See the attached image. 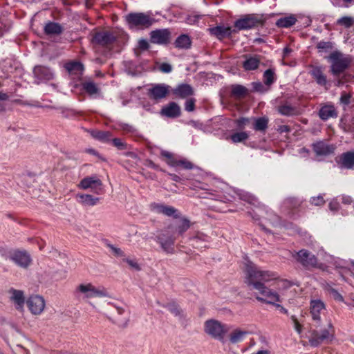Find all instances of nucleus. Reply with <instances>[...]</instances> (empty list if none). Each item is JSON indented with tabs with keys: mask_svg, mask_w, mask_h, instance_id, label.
I'll use <instances>...</instances> for the list:
<instances>
[{
	"mask_svg": "<svg viewBox=\"0 0 354 354\" xmlns=\"http://www.w3.org/2000/svg\"><path fill=\"white\" fill-rule=\"evenodd\" d=\"M66 69L73 74H79L83 71V65L79 62H72L65 65Z\"/></svg>",
	"mask_w": 354,
	"mask_h": 354,
	"instance_id": "36",
	"label": "nucleus"
},
{
	"mask_svg": "<svg viewBox=\"0 0 354 354\" xmlns=\"http://www.w3.org/2000/svg\"><path fill=\"white\" fill-rule=\"evenodd\" d=\"M245 61L243 64V67L246 71H252L255 70L259 67V65L261 62V59L259 55L254 56H245Z\"/></svg>",
	"mask_w": 354,
	"mask_h": 354,
	"instance_id": "25",
	"label": "nucleus"
},
{
	"mask_svg": "<svg viewBox=\"0 0 354 354\" xmlns=\"http://www.w3.org/2000/svg\"><path fill=\"white\" fill-rule=\"evenodd\" d=\"M0 254L3 257L6 259H8V256L9 254V252H8L3 248L0 247Z\"/></svg>",
	"mask_w": 354,
	"mask_h": 354,
	"instance_id": "59",
	"label": "nucleus"
},
{
	"mask_svg": "<svg viewBox=\"0 0 354 354\" xmlns=\"http://www.w3.org/2000/svg\"><path fill=\"white\" fill-rule=\"evenodd\" d=\"M317 48L319 52H328L333 48V44L330 41H321L317 43Z\"/></svg>",
	"mask_w": 354,
	"mask_h": 354,
	"instance_id": "44",
	"label": "nucleus"
},
{
	"mask_svg": "<svg viewBox=\"0 0 354 354\" xmlns=\"http://www.w3.org/2000/svg\"><path fill=\"white\" fill-rule=\"evenodd\" d=\"M173 166H180L183 167L185 169H192L193 167V165L192 162L186 160H180L176 162Z\"/></svg>",
	"mask_w": 354,
	"mask_h": 354,
	"instance_id": "50",
	"label": "nucleus"
},
{
	"mask_svg": "<svg viewBox=\"0 0 354 354\" xmlns=\"http://www.w3.org/2000/svg\"><path fill=\"white\" fill-rule=\"evenodd\" d=\"M91 136L100 141L106 142L111 140V134L109 131H92Z\"/></svg>",
	"mask_w": 354,
	"mask_h": 354,
	"instance_id": "37",
	"label": "nucleus"
},
{
	"mask_svg": "<svg viewBox=\"0 0 354 354\" xmlns=\"http://www.w3.org/2000/svg\"><path fill=\"white\" fill-rule=\"evenodd\" d=\"M279 130L281 131V132H288L289 131L290 129L288 126L286 125H283V126H281L279 127Z\"/></svg>",
	"mask_w": 354,
	"mask_h": 354,
	"instance_id": "62",
	"label": "nucleus"
},
{
	"mask_svg": "<svg viewBox=\"0 0 354 354\" xmlns=\"http://www.w3.org/2000/svg\"><path fill=\"white\" fill-rule=\"evenodd\" d=\"M124 261L128 263V265L136 270H140V267L136 260L130 259L129 258L124 259Z\"/></svg>",
	"mask_w": 354,
	"mask_h": 354,
	"instance_id": "47",
	"label": "nucleus"
},
{
	"mask_svg": "<svg viewBox=\"0 0 354 354\" xmlns=\"http://www.w3.org/2000/svg\"><path fill=\"white\" fill-rule=\"evenodd\" d=\"M337 24L348 28L354 25V18L351 17H343L337 21Z\"/></svg>",
	"mask_w": 354,
	"mask_h": 354,
	"instance_id": "41",
	"label": "nucleus"
},
{
	"mask_svg": "<svg viewBox=\"0 0 354 354\" xmlns=\"http://www.w3.org/2000/svg\"><path fill=\"white\" fill-rule=\"evenodd\" d=\"M319 115L322 120H326L330 118L336 117L337 113L333 106L326 105L319 110Z\"/></svg>",
	"mask_w": 354,
	"mask_h": 354,
	"instance_id": "31",
	"label": "nucleus"
},
{
	"mask_svg": "<svg viewBox=\"0 0 354 354\" xmlns=\"http://www.w3.org/2000/svg\"><path fill=\"white\" fill-rule=\"evenodd\" d=\"M340 164L342 167L353 169L354 167V151L342 153L340 156Z\"/></svg>",
	"mask_w": 354,
	"mask_h": 354,
	"instance_id": "27",
	"label": "nucleus"
},
{
	"mask_svg": "<svg viewBox=\"0 0 354 354\" xmlns=\"http://www.w3.org/2000/svg\"><path fill=\"white\" fill-rule=\"evenodd\" d=\"M248 138V134L246 132H238L232 134L230 137L232 141L234 143L241 142Z\"/></svg>",
	"mask_w": 354,
	"mask_h": 354,
	"instance_id": "43",
	"label": "nucleus"
},
{
	"mask_svg": "<svg viewBox=\"0 0 354 354\" xmlns=\"http://www.w3.org/2000/svg\"><path fill=\"white\" fill-rule=\"evenodd\" d=\"M62 26L55 22H49L44 26V32L46 35H57L62 32Z\"/></svg>",
	"mask_w": 354,
	"mask_h": 354,
	"instance_id": "32",
	"label": "nucleus"
},
{
	"mask_svg": "<svg viewBox=\"0 0 354 354\" xmlns=\"http://www.w3.org/2000/svg\"><path fill=\"white\" fill-rule=\"evenodd\" d=\"M334 266H335L336 268L340 269L339 274L341 275L344 280L346 281L345 279L344 274L350 272L351 271L346 266V262L341 259H336L335 260Z\"/></svg>",
	"mask_w": 354,
	"mask_h": 354,
	"instance_id": "39",
	"label": "nucleus"
},
{
	"mask_svg": "<svg viewBox=\"0 0 354 354\" xmlns=\"http://www.w3.org/2000/svg\"><path fill=\"white\" fill-rule=\"evenodd\" d=\"M169 91V86L165 84H157L152 85L148 89L147 95L151 100L158 101L165 98Z\"/></svg>",
	"mask_w": 354,
	"mask_h": 354,
	"instance_id": "13",
	"label": "nucleus"
},
{
	"mask_svg": "<svg viewBox=\"0 0 354 354\" xmlns=\"http://www.w3.org/2000/svg\"><path fill=\"white\" fill-rule=\"evenodd\" d=\"M159 70L165 73H169L172 71V66L169 64L162 63L159 66Z\"/></svg>",
	"mask_w": 354,
	"mask_h": 354,
	"instance_id": "51",
	"label": "nucleus"
},
{
	"mask_svg": "<svg viewBox=\"0 0 354 354\" xmlns=\"http://www.w3.org/2000/svg\"><path fill=\"white\" fill-rule=\"evenodd\" d=\"M191 39L187 35H180L174 42L175 47L179 49H188L191 47Z\"/></svg>",
	"mask_w": 354,
	"mask_h": 354,
	"instance_id": "29",
	"label": "nucleus"
},
{
	"mask_svg": "<svg viewBox=\"0 0 354 354\" xmlns=\"http://www.w3.org/2000/svg\"><path fill=\"white\" fill-rule=\"evenodd\" d=\"M350 95L347 93H343L341 96L340 100L342 103L347 104L349 103Z\"/></svg>",
	"mask_w": 354,
	"mask_h": 354,
	"instance_id": "54",
	"label": "nucleus"
},
{
	"mask_svg": "<svg viewBox=\"0 0 354 354\" xmlns=\"http://www.w3.org/2000/svg\"><path fill=\"white\" fill-rule=\"evenodd\" d=\"M107 292L104 288H97L93 284L82 283L77 286L75 295L78 299H88L93 297H102L107 296Z\"/></svg>",
	"mask_w": 354,
	"mask_h": 354,
	"instance_id": "3",
	"label": "nucleus"
},
{
	"mask_svg": "<svg viewBox=\"0 0 354 354\" xmlns=\"http://www.w3.org/2000/svg\"><path fill=\"white\" fill-rule=\"evenodd\" d=\"M174 93L182 98H185L192 95L194 93V91L190 85L184 84L178 86L174 90Z\"/></svg>",
	"mask_w": 354,
	"mask_h": 354,
	"instance_id": "28",
	"label": "nucleus"
},
{
	"mask_svg": "<svg viewBox=\"0 0 354 354\" xmlns=\"http://www.w3.org/2000/svg\"><path fill=\"white\" fill-rule=\"evenodd\" d=\"M171 37L170 32L167 29L156 30L150 33L151 43L157 44H166L169 42Z\"/></svg>",
	"mask_w": 354,
	"mask_h": 354,
	"instance_id": "16",
	"label": "nucleus"
},
{
	"mask_svg": "<svg viewBox=\"0 0 354 354\" xmlns=\"http://www.w3.org/2000/svg\"><path fill=\"white\" fill-rule=\"evenodd\" d=\"M254 88L256 91H258V92H263L265 91L264 86L262 85L261 83H254Z\"/></svg>",
	"mask_w": 354,
	"mask_h": 354,
	"instance_id": "56",
	"label": "nucleus"
},
{
	"mask_svg": "<svg viewBox=\"0 0 354 354\" xmlns=\"http://www.w3.org/2000/svg\"><path fill=\"white\" fill-rule=\"evenodd\" d=\"M195 107V100L194 99H189L185 102V109L187 111H192L194 110Z\"/></svg>",
	"mask_w": 354,
	"mask_h": 354,
	"instance_id": "48",
	"label": "nucleus"
},
{
	"mask_svg": "<svg viewBox=\"0 0 354 354\" xmlns=\"http://www.w3.org/2000/svg\"><path fill=\"white\" fill-rule=\"evenodd\" d=\"M268 120L266 118H259L255 120L254 129L257 131H264L268 127Z\"/></svg>",
	"mask_w": 354,
	"mask_h": 354,
	"instance_id": "40",
	"label": "nucleus"
},
{
	"mask_svg": "<svg viewBox=\"0 0 354 354\" xmlns=\"http://www.w3.org/2000/svg\"><path fill=\"white\" fill-rule=\"evenodd\" d=\"M330 62V71L335 75H338L346 70L349 64V58L338 50H335L327 57Z\"/></svg>",
	"mask_w": 354,
	"mask_h": 354,
	"instance_id": "5",
	"label": "nucleus"
},
{
	"mask_svg": "<svg viewBox=\"0 0 354 354\" xmlns=\"http://www.w3.org/2000/svg\"><path fill=\"white\" fill-rule=\"evenodd\" d=\"M115 39V37L112 32L109 31H102L95 33L93 36V40L97 44L106 46L111 44Z\"/></svg>",
	"mask_w": 354,
	"mask_h": 354,
	"instance_id": "22",
	"label": "nucleus"
},
{
	"mask_svg": "<svg viewBox=\"0 0 354 354\" xmlns=\"http://www.w3.org/2000/svg\"><path fill=\"white\" fill-rule=\"evenodd\" d=\"M161 156H164V157H166L167 158H171L172 157V154L167 151H162L161 152Z\"/></svg>",
	"mask_w": 354,
	"mask_h": 354,
	"instance_id": "61",
	"label": "nucleus"
},
{
	"mask_svg": "<svg viewBox=\"0 0 354 354\" xmlns=\"http://www.w3.org/2000/svg\"><path fill=\"white\" fill-rule=\"evenodd\" d=\"M10 299L14 304L15 308L22 312L24 310V306L25 304L24 293L22 290H16L11 288L9 290Z\"/></svg>",
	"mask_w": 354,
	"mask_h": 354,
	"instance_id": "17",
	"label": "nucleus"
},
{
	"mask_svg": "<svg viewBox=\"0 0 354 354\" xmlns=\"http://www.w3.org/2000/svg\"><path fill=\"white\" fill-rule=\"evenodd\" d=\"M106 246L110 250L114 256L118 257H123L125 256L124 252L120 248H118L108 242L106 243Z\"/></svg>",
	"mask_w": 354,
	"mask_h": 354,
	"instance_id": "45",
	"label": "nucleus"
},
{
	"mask_svg": "<svg viewBox=\"0 0 354 354\" xmlns=\"http://www.w3.org/2000/svg\"><path fill=\"white\" fill-rule=\"evenodd\" d=\"M81 203L84 207L93 206L97 204V201H81Z\"/></svg>",
	"mask_w": 354,
	"mask_h": 354,
	"instance_id": "55",
	"label": "nucleus"
},
{
	"mask_svg": "<svg viewBox=\"0 0 354 354\" xmlns=\"http://www.w3.org/2000/svg\"><path fill=\"white\" fill-rule=\"evenodd\" d=\"M245 283L250 290H255L259 295L256 299L270 304L281 302V299L277 292L266 286V283L278 279V274L270 270H264L248 262L245 266Z\"/></svg>",
	"mask_w": 354,
	"mask_h": 354,
	"instance_id": "2",
	"label": "nucleus"
},
{
	"mask_svg": "<svg viewBox=\"0 0 354 354\" xmlns=\"http://www.w3.org/2000/svg\"><path fill=\"white\" fill-rule=\"evenodd\" d=\"M294 257L304 267H316L317 265V259L315 255L306 250H299Z\"/></svg>",
	"mask_w": 354,
	"mask_h": 354,
	"instance_id": "11",
	"label": "nucleus"
},
{
	"mask_svg": "<svg viewBox=\"0 0 354 354\" xmlns=\"http://www.w3.org/2000/svg\"><path fill=\"white\" fill-rule=\"evenodd\" d=\"M84 90L90 95H97L100 93V88L93 81H85L82 83Z\"/></svg>",
	"mask_w": 354,
	"mask_h": 354,
	"instance_id": "34",
	"label": "nucleus"
},
{
	"mask_svg": "<svg viewBox=\"0 0 354 354\" xmlns=\"http://www.w3.org/2000/svg\"><path fill=\"white\" fill-rule=\"evenodd\" d=\"M8 258L22 268H27L32 261L30 254L24 250L10 251Z\"/></svg>",
	"mask_w": 354,
	"mask_h": 354,
	"instance_id": "9",
	"label": "nucleus"
},
{
	"mask_svg": "<svg viewBox=\"0 0 354 354\" xmlns=\"http://www.w3.org/2000/svg\"><path fill=\"white\" fill-rule=\"evenodd\" d=\"M274 305L279 309L281 313H284V314H286L288 313V310L285 308H283L282 306H281L280 304L275 303V304H274Z\"/></svg>",
	"mask_w": 354,
	"mask_h": 354,
	"instance_id": "60",
	"label": "nucleus"
},
{
	"mask_svg": "<svg viewBox=\"0 0 354 354\" xmlns=\"http://www.w3.org/2000/svg\"><path fill=\"white\" fill-rule=\"evenodd\" d=\"M313 151L317 156H328L334 152V145L324 141H318L313 145Z\"/></svg>",
	"mask_w": 354,
	"mask_h": 354,
	"instance_id": "20",
	"label": "nucleus"
},
{
	"mask_svg": "<svg viewBox=\"0 0 354 354\" xmlns=\"http://www.w3.org/2000/svg\"><path fill=\"white\" fill-rule=\"evenodd\" d=\"M248 332L241 329H235L230 335V341L232 344L239 343L244 339Z\"/></svg>",
	"mask_w": 354,
	"mask_h": 354,
	"instance_id": "33",
	"label": "nucleus"
},
{
	"mask_svg": "<svg viewBox=\"0 0 354 354\" xmlns=\"http://www.w3.org/2000/svg\"><path fill=\"white\" fill-rule=\"evenodd\" d=\"M209 31L212 35H214L219 39L230 37L232 33L237 32L236 30H232L230 27H224L220 26L209 28Z\"/></svg>",
	"mask_w": 354,
	"mask_h": 354,
	"instance_id": "23",
	"label": "nucleus"
},
{
	"mask_svg": "<svg viewBox=\"0 0 354 354\" xmlns=\"http://www.w3.org/2000/svg\"><path fill=\"white\" fill-rule=\"evenodd\" d=\"M161 114L168 118H177L180 115V108L176 102H170L162 109Z\"/></svg>",
	"mask_w": 354,
	"mask_h": 354,
	"instance_id": "24",
	"label": "nucleus"
},
{
	"mask_svg": "<svg viewBox=\"0 0 354 354\" xmlns=\"http://www.w3.org/2000/svg\"><path fill=\"white\" fill-rule=\"evenodd\" d=\"M296 18L294 16L290 15L278 19L276 24L278 27L289 28L293 26L296 23Z\"/></svg>",
	"mask_w": 354,
	"mask_h": 354,
	"instance_id": "35",
	"label": "nucleus"
},
{
	"mask_svg": "<svg viewBox=\"0 0 354 354\" xmlns=\"http://www.w3.org/2000/svg\"><path fill=\"white\" fill-rule=\"evenodd\" d=\"M310 74L313 78H315L318 84L322 86H325L326 84V77L324 75L320 67H313L310 71Z\"/></svg>",
	"mask_w": 354,
	"mask_h": 354,
	"instance_id": "30",
	"label": "nucleus"
},
{
	"mask_svg": "<svg viewBox=\"0 0 354 354\" xmlns=\"http://www.w3.org/2000/svg\"><path fill=\"white\" fill-rule=\"evenodd\" d=\"M126 20L131 28H147L154 22L155 19L149 13L132 12L126 16Z\"/></svg>",
	"mask_w": 354,
	"mask_h": 354,
	"instance_id": "6",
	"label": "nucleus"
},
{
	"mask_svg": "<svg viewBox=\"0 0 354 354\" xmlns=\"http://www.w3.org/2000/svg\"><path fill=\"white\" fill-rule=\"evenodd\" d=\"M227 331V326L217 320L209 319L205 323V332L219 341L224 342V336Z\"/></svg>",
	"mask_w": 354,
	"mask_h": 354,
	"instance_id": "7",
	"label": "nucleus"
},
{
	"mask_svg": "<svg viewBox=\"0 0 354 354\" xmlns=\"http://www.w3.org/2000/svg\"><path fill=\"white\" fill-rule=\"evenodd\" d=\"M245 283L250 290H255L259 295L256 299L270 304L281 302V299L277 292L266 286V283L278 279V274L270 270H264L248 262L245 266Z\"/></svg>",
	"mask_w": 354,
	"mask_h": 354,
	"instance_id": "1",
	"label": "nucleus"
},
{
	"mask_svg": "<svg viewBox=\"0 0 354 354\" xmlns=\"http://www.w3.org/2000/svg\"><path fill=\"white\" fill-rule=\"evenodd\" d=\"M150 209L154 213L162 214L164 215L174 216L175 218L177 217V214H176L177 209L170 206L152 203L150 205Z\"/></svg>",
	"mask_w": 354,
	"mask_h": 354,
	"instance_id": "21",
	"label": "nucleus"
},
{
	"mask_svg": "<svg viewBox=\"0 0 354 354\" xmlns=\"http://www.w3.org/2000/svg\"><path fill=\"white\" fill-rule=\"evenodd\" d=\"M247 93V88L241 85H233L232 87V94L236 97H241Z\"/></svg>",
	"mask_w": 354,
	"mask_h": 354,
	"instance_id": "42",
	"label": "nucleus"
},
{
	"mask_svg": "<svg viewBox=\"0 0 354 354\" xmlns=\"http://www.w3.org/2000/svg\"><path fill=\"white\" fill-rule=\"evenodd\" d=\"M171 232L168 228L167 230L159 231L155 239L162 250L167 254H171L174 251L175 238L171 235Z\"/></svg>",
	"mask_w": 354,
	"mask_h": 354,
	"instance_id": "8",
	"label": "nucleus"
},
{
	"mask_svg": "<svg viewBox=\"0 0 354 354\" xmlns=\"http://www.w3.org/2000/svg\"><path fill=\"white\" fill-rule=\"evenodd\" d=\"M139 47L142 50H146L149 47V44L146 40H140L139 41Z\"/></svg>",
	"mask_w": 354,
	"mask_h": 354,
	"instance_id": "57",
	"label": "nucleus"
},
{
	"mask_svg": "<svg viewBox=\"0 0 354 354\" xmlns=\"http://www.w3.org/2000/svg\"><path fill=\"white\" fill-rule=\"evenodd\" d=\"M339 204L338 201H330L328 207L330 211L336 212L339 208Z\"/></svg>",
	"mask_w": 354,
	"mask_h": 354,
	"instance_id": "52",
	"label": "nucleus"
},
{
	"mask_svg": "<svg viewBox=\"0 0 354 354\" xmlns=\"http://www.w3.org/2000/svg\"><path fill=\"white\" fill-rule=\"evenodd\" d=\"M78 186L83 189H90L95 192H98L102 189V184L101 180L96 176H87L80 182Z\"/></svg>",
	"mask_w": 354,
	"mask_h": 354,
	"instance_id": "15",
	"label": "nucleus"
},
{
	"mask_svg": "<svg viewBox=\"0 0 354 354\" xmlns=\"http://www.w3.org/2000/svg\"><path fill=\"white\" fill-rule=\"evenodd\" d=\"M116 310H117V312L118 313V314H120V315H122L124 312V308H122L121 307H116Z\"/></svg>",
	"mask_w": 354,
	"mask_h": 354,
	"instance_id": "64",
	"label": "nucleus"
},
{
	"mask_svg": "<svg viewBox=\"0 0 354 354\" xmlns=\"http://www.w3.org/2000/svg\"><path fill=\"white\" fill-rule=\"evenodd\" d=\"M277 111L281 115L288 117L298 114L297 109L288 102L278 106Z\"/></svg>",
	"mask_w": 354,
	"mask_h": 354,
	"instance_id": "26",
	"label": "nucleus"
},
{
	"mask_svg": "<svg viewBox=\"0 0 354 354\" xmlns=\"http://www.w3.org/2000/svg\"><path fill=\"white\" fill-rule=\"evenodd\" d=\"M326 290L332 295L333 299L338 301H344V298L342 295L332 286L328 285Z\"/></svg>",
	"mask_w": 354,
	"mask_h": 354,
	"instance_id": "46",
	"label": "nucleus"
},
{
	"mask_svg": "<svg viewBox=\"0 0 354 354\" xmlns=\"http://www.w3.org/2000/svg\"><path fill=\"white\" fill-rule=\"evenodd\" d=\"M326 310L324 303L320 299H313L310 304V313L312 319L318 326L321 322V314Z\"/></svg>",
	"mask_w": 354,
	"mask_h": 354,
	"instance_id": "14",
	"label": "nucleus"
},
{
	"mask_svg": "<svg viewBox=\"0 0 354 354\" xmlns=\"http://www.w3.org/2000/svg\"><path fill=\"white\" fill-rule=\"evenodd\" d=\"M334 335L335 330L333 324L328 321L326 328L320 330H313L311 332L309 343L312 346L317 347L324 342H331L334 338Z\"/></svg>",
	"mask_w": 354,
	"mask_h": 354,
	"instance_id": "4",
	"label": "nucleus"
},
{
	"mask_svg": "<svg viewBox=\"0 0 354 354\" xmlns=\"http://www.w3.org/2000/svg\"><path fill=\"white\" fill-rule=\"evenodd\" d=\"M167 309L174 315H180V309L178 306L174 304H170L167 306Z\"/></svg>",
	"mask_w": 354,
	"mask_h": 354,
	"instance_id": "49",
	"label": "nucleus"
},
{
	"mask_svg": "<svg viewBox=\"0 0 354 354\" xmlns=\"http://www.w3.org/2000/svg\"><path fill=\"white\" fill-rule=\"evenodd\" d=\"M113 143L115 147H118L120 149H123L124 147V144L120 138H114L113 139Z\"/></svg>",
	"mask_w": 354,
	"mask_h": 354,
	"instance_id": "53",
	"label": "nucleus"
},
{
	"mask_svg": "<svg viewBox=\"0 0 354 354\" xmlns=\"http://www.w3.org/2000/svg\"><path fill=\"white\" fill-rule=\"evenodd\" d=\"M35 77L39 81H49L54 78V72L49 68L37 66L33 69Z\"/></svg>",
	"mask_w": 354,
	"mask_h": 354,
	"instance_id": "18",
	"label": "nucleus"
},
{
	"mask_svg": "<svg viewBox=\"0 0 354 354\" xmlns=\"http://www.w3.org/2000/svg\"><path fill=\"white\" fill-rule=\"evenodd\" d=\"M292 319L295 322V328L296 330L298 333H300L301 332V325L299 324L298 321L297 320V319L295 318V316H292Z\"/></svg>",
	"mask_w": 354,
	"mask_h": 354,
	"instance_id": "58",
	"label": "nucleus"
},
{
	"mask_svg": "<svg viewBox=\"0 0 354 354\" xmlns=\"http://www.w3.org/2000/svg\"><path fill=\"white\" fill-rule=\"evenodd\" d=\"M190 227V221L185 218H182L175 221L173 225L168 226V229L171 230L172 234H183Z\"/></svg>",
	"mask_w": 354,
	"mask_h": 354,
	"instance_id": "19",
	"label": "nucleus"
},
{
	"mask_svg": "<svg viewBox=\"0 0 354 354\" xmlns=\"http://www.w3.org/2000/svg\"><path fill=\"white\" fill-rule=\"evenodd\" d=\"M261 24V20L255 15H248L236 20L234 27L238 30L251 29Z\"/></svg>",
	"mask_w": 354,
	"mask_h": 354,
	"instance_id": "10",
	"label": "nucleus"
},
{
	"mask_svg": "<svg viewBox=\"0 0 354 354\" xmlns=\"http://www.w3.org/2000/svg\"><path fill=\"white\" fill-rule=\"evenodd\" d=\"M248 121V119H245V118H241V119L238 120V121H237V122H238V124H239V126H241V125H243V124H245Z\"/></svg>",
	"mask_w": 354,
	"mask_h": 354,
	"instance_id": "63",
	"label": "nucleus"
},
{
	"mask_svg": "<svg viewBox=\"0 0 354 354\" xmlns=\"http://www.w3.org/2000/svg\"><path fill=\"white\" fill-rule=\"evenodd\" d=\"M27 306L32 315H40L45 308L44 299L39 295L30 296L26 301Z\"/></svg>",
	"mask_w": 354,
	"mask_h": 354,
	"instance_id": "12",
	"label": "nucleus"
},
{
	"mask_svg": "<svg viewBox=\"0 0 354 354\" xmlns=\"http://www.w3.org/2000/svg\"><path fill=\"white\" fill-rule=\"evenodd\" d=\"M276 80L275 73L273 69H268L263 73L264 84L270 86Z\"/></svg>",
	"mask_w": 354,
	"mask_h": 354,
	"instance_id": "38",
	"label": "nucleus"
}]
</instances>
